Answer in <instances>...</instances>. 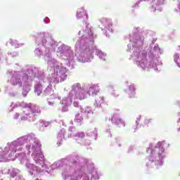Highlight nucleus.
Masks as SVG:
<instances>
[{
    "instance_id": "4468645a",
    "label": "nucleus",
    "mask_w": 180,
    "mask_h": 180,
    "mask_svg": "<svg viewBox=\"0 0 180 180\" xmlns=\"http://www.w3.org/2000/svg\"><path fill=\"white\" fill-rule=\"evenodd\" d=\"M83 115L85 116H89V115H94V110L91 107L86 106L84 108H81L80 112L77 113L75 117V122L77 126H82L84 123Z\"/></svg>"
},
{
    "instance_id": "473e14b6",
    "label": "nucleus",
    "mask_w": 180,
    "mask_h": 180,
    "mask_svg": "<svg viewBox=\"0 0 180 180\" xmlns=\"http://www.w3.org/2000/svg\"><path fill=\"white\" fill-rule=\"evenodd\" d=\"M137 150H139V148H137V146H131L127 150L128 153H133V151H134V153H136V154H138Z\"/></svg>"
},
{
    "instance_id": "ddd939ff",
    "label": "nucleus",
    "mask_w": 180,
    "mask_h": 180,
    "mask_svg": "<svg viewBox=\"0 0 180 180\" xmlns=\"http://www.w3.org/2000/svg\"><path fill=\"white\" fill-rule=\"evenodd\" d=\"M99 28L101 29L103 34L106 37H110L113 32V22L110 18H101L100 19Z\"/></svg>"
},
{
    "instance_id": "cd10ccee",
    "label": "nucleus",
    "mask_w": 180,
    "mask_h": 180,
    "mask_svg": "<svg viewBox=\"0 0 180 180\" xmlns=\"http://www.w3.org/2000/svg\"><path fill=\"white\" fill-rule=\"evenodd\" d=\"M86 136L87 137H94V139H96V137H98V130L95 129L94 131H89L86 133Z\"/></svg>"
},
{
    "instance_id": "c03bdc74",
    "label": "nucleus",
    "mask_w": 180,
    "mask_h": 180,
    "mask_svg": "<svg viewBox=\"0 0 180 180\" xmlns=\"http://www.w3.org/2000/svg\"><path fill=\"white\" fill-rule=\"evenodd\" d=\"M15 180H24V179H23V177H22V176L19 174L15 177Z\"/></svg>"
},
{
    "instance_id": "0eeeda50",
    "label": "nucleus",
    "mask_w": 180,
    "mask_h": 180,
    "mask_svg": "<svg viewBox=\"0 0 180 180\" xmlns=\"http://www.w3.org/2000/svg\"><path fill=\"white\" fill-rule=\"evenodd\" d=\"M41 144H40V141L36 138V135L34 133L27 134L24 135L12 141L10 143V157H12V154L18 153V151H23L28 155L30 154H34V153H39L41 148Z\"/></svg>"
},
{
    "instance_id": "c85d7f7f",
    "label": "nucleus",
    "mask_w": 180,
    "mask_h": 180,
    "mask_svg": "<svg viewBox=\"0 0 180 180\" xmlns=\"http://www.w3.org/2000/svg\"><path fill=\"white\" fill-rule=\"evenodd\" d=\"M107 88L108 89V92H110V94H111V95H112L114 98H117V96H119V94L115 93V88L113 87V86L109 85Z\"/></svg>"
},
{
    "instance_id": "09e8293b",
    "label": "nucleus",
    "mask_w": 180,
    "mask_h": 180,
    "mask_svg": "<svg viewBox=\"0 0 180 180\" xmlns=\"http://www.w3.org/2000/svg\"><path fill=\"white\" fill-rule=\"evenodd\" d=\"M155 41H157L156 39H152V44H154V43H155Z\"/></svg>"
},
{
    "instance_id": "603ef678",
    "label": "nucleus",
    "mask_w": 180,
    "mask_h": 180,
    "mask_svg": "<svg viewBox=\"0 0 180 180\" xmlns=\"http://www.w3.org/2000/svg\"><path fill=\"white\" fill-rule=\"evenodd\" d=\"M6 46H8V42L6 43Z\"/></svg>"
},
{
    "instance_id": "39448f33",
    "label": "nucleus",
    "mask_w": 180,
    "mask_h": 180,
    "mask_svg": "<svg viewBox=\"0 0 180 180\" xmlns=\"http://www.w3.org/2000/svg\"><path fill=\"white\" fill-rule=\"evenodd\" d=\"M79 36L75 44V48L77 49V61L79 63H91L94 60V39H95L92 26L86 22L83 30L79 32Z\"/></svg>"
},
{
    "instance_id": "2eb2a0df",
    "label": "nucleus",
    "mask_w": 180,
    "mask_h": 180,
    "mask_svg": "<svg viewBox=\"0 0 180 180\" xmlns=\"http://www.w3.org/2000/svg\"><path fill=\"white\" fill-rule=\"evenodd\" d=\"M10 146L11 143H8L7 146L4 148V150L2 148H0V162H6L8 160H11V161L16 160V155L15 153H12L11 156L9 155L11 154Z\"/></svg>"
},
{
    "instance_id": "9b49d317",
    "label": "nucleus",
    "mask_w": 180,
    "mask_h": 180,
    "mask_svg": "<svg viewBox=\"0 0 180 180\" xmlns=\"http://www.w3.org/2000/svg\"><path fill=\"white\" fill-rule=\"evenodd\" d=\"M56 53L57 54H60L61 60L65 61V65L72 68V65L75 63V56H74V51L71 49V46L65 44H61L57 47Z\"/></svg>"
},
{
    "instance_id": "3c124183",
    "label": "nucleus",
    "mask_w": 180,
    "mask_h": 180,
    "mask_svg": "<svg viewBox=\"0 0 180 180\" xmlns=\"http://www.w3.org/2000/svg\"><path fill=\"white\" fill-rule=\"evenodd\" d=\"M177 131H180V127H179V128H178Z\"/></svg>"
},
{
    "instance_id": "c756f323",
    "label": "nucleus",
    "mask_w": 180,
    "mask_h": 180,
    "mask_svg": "<svg viewBox=\"0 0 180 180\" xmlns=\"http://www.w3.org/2000/svg\"><path fill=\"white\" fill-rule=\"evenodd\" d=\"M174 61L177 64V66L180 68V54L178 53H176L174 55Z\"/></svg>"
},
{
    "instance_id": "f8f14e48",
    "label": "nucleus",
    "mask_w": 180,
    "mask_h": 180,
    "mask_svg": "<svg viewBox=\"0 0 180 180\" xmlns=\"http://www.w3.org/2000/svg\"><path fill=\"white\" fill-rule=\"evenodd\" d=\"M149 2L154 4L151 6V12H162V6L165 4V0H139L132 6V8H139L141 2Z\"/></svg>"
},
{
    "instance_id": "f3484780",
    "label": "nucleus",
    "mask_w": 180,
    "mask_h": 180,
    "mask_svg": "<svg viewBox=\"0 0 180 180\" xmlns=\"http://www.w3.org/2000/svg\"><path fill=\"white\" fill-rule=\"evenodd\" d=\"M71 91L69 92L68 97H65L60 101V105H63L62 112H68V106L72 103V100L78 101V98H73L71 95Z\"/></svg>"
},
{
    "instance_id": "7c9ffc66",
    "label": "nucleus",
    "mask_w": 180,
    "mask_h": 180,
    "mask_svg": "<svg viewBox=\"0 0 180 180\" xmlns=\"http://www.w3.org/2000/svg\"><path fill=\"white\" fill-rule=\"evenodd\" d=\"M68 131H70V134L68 136V139H71V137H74L75 135V127H70L68 129Z\"/></svg>"
},
{
    "instance_id": "f257e3e1",
    "label": "nucleus",
    "mask_w": 180,
    "mask_h": 180,
    "mask_svg": "<svg viewBox=\"0 0 180 180\" xmlns=\"http://www.w3.org/2000/svg\"><path fill=\"white\" fill-rule=\"evenodd\" d=\"M128 39L130 44L127 45V53H129L130 60H133L134 64L144 71H150L153 68L156 72H160L158 67L162 65L160 54L162 53V49L158 45L155 46L147 56V51L143 49L144 36L140 32V27H134Z\"/></svg>"
},
{
    "instance_id": "a18cd8bd",
    "label": "nucleus",
    "mask_w": 180,
    "mask_h": 180,
    "mask_svg": "<svg viewBox=\"0 0 180 180\" xmlns=\"http://www.w3.org/2000/svg\"><path fill=\"white\" fill-rule=\"evenodd\" d=\"M55 99H58V101H61V96L57 94L56 96L55 97Z\"/></svg>"
},
{
    "instance_id": "e433bc0d",
    "label": "nucleus",
    "mask_w": 180,
    "mask_h": 180,
    "mask_svg": "<svg viewBox=\"0 0 180 180\" xmlns=\"http://www.w3.org/2000/svg\"><path fill=\"white\" fill-rule=\"evenodd\" d=\"M16 106H18V105H16V103H12L11 105H10V107L8 108V112H12V110H13V109H15V108H16Z\"/></svg>"
},
{
    "instance_id": "1a4fd4ad",
    "label": "nucleus",
    "mask_w": 180,
    "mask_h": 180,
    "mask_svg": "<svg viewBox=\"0 0 180 180\" xmlns=\"http://www.w3.org/2000/svg\"><path fill=\"white\" fill-rule=\"evenodd\" d=\"M41 113V110L39 105H36L32 103H25L24 108L20 112H15L13 117L14 120L19 119L22 121L35 122L36 117Z\"/></svg>"
},
{
    "instance_id": "c9c22d12",
    "label": "nucleus",
    "mask_w": 180,
    "mask_h": 180,
    "mask_svg": "<svg viewBox=\"0 0 180 180\" xmlns=\"http://www.w3.org/2000/svg\"><path fill=\"white\" fill-rule=\"evenodd\" d=\"M8 56H9V57H18V52L17 51H8Z\"/></svg>"
},
{
    "instance_id": "a878e982",
    "label": "nucleus",
    "mask_w": 180,
    "mask_h": 180,
    "mask_svg": "<svg viewBox=\"0 0 180 180\" xmlns=\"http://www.w3.org/2000/svg\"><path fill=\"white\" fill-rule=\"evenodd\" d=\"M9 175L11 178H16L18 175H20V170L16 168L9 169Z\"/></svg>"
},
{
    "instance_id": "bb28decb",
    "label": "nucleus",
    "mask_w": 180,
    "mask_h": 180,
    "mask_svg": "<svg viewBox=\"0 0 180 180\" xmlns=\"http://www.w3.org/2000/svg\"><path fill=\"white\" fill-rule=\"evenodd\" d=\"M34 54L37 57H41V56H44V50L41 49V46L37 47L34 50Z\"/></svg>"
},
{
    "instance_id": "37998d69",
    "label": "nucleus",
    "mask_w": 180,
    "mask_h": 180,
    "mask_svg": "<svg viewBox=\"0 0 180 180\" xmlns=\"http://www.w3.org/2000/svg\"><path fill=\"white\" fill-rule=\"evenodd\" d=\"M44 23H50V18H49L48 17H46L44 19Z\"/></svg>"
},
{
    "instance_id": "58836bf2",
    "label": "nucleus",
    "mask_w": 180,
    "mask_h": 180,
    "mask_svg": "<svg viewBox=\"0 0 180 180\" xmlns=\"http://www.w3.org/2000/svg\"><path fill=\"white\" fill-rule=\"evenodd\" d=\"M73 106H75V108H80V110L81 109H82V108H81V105H79V103H78V101H74L73 102Z\"/></svg>"
},
{
    "instance_id": "de8ad7c7",
    "label": "nucleus",
    "mask_w": 180,
    "mask_h": 180,
    "mask_svg": "<svg viewBox=\"0 0 180 180\" xmlns=\"http://www.w3.org/2000/svg\"><path fill=\"white\" fill-rule=\"evenodd\" d=\"M2 60V49H0V61Z\"/></svg>"
},
{
    "instance_id": "393cba45",
    "label": "nucleus",
    "mask_w": 180,
    "mask_h": 180,
    "mask_svg": "<svg viewBox=\"0 0 180 180\" xmlns=\"http://www.w3.org/2000/svg\"><path fill=\"white\" fill-rule=\"evenodd\" d=\"M8 43H10L11 46H13V47H15V49H19V47H22V46H25V44L19 43V41H18V40L16 39H10L8 41Z\"/></svg>"
},
{
    "instance_id": "dca6fc26",
    "label": "nucleus",
    "mask_w": 180,
    "mask_h": 180,
    "mask_svg": "<svg viewBox=\"0 0 180 180\" xmlns=\"http://www.w3.org/2000/svg\"><path fill=\"white\" fill-rule=\"evenodd\" d=\"M32 158L34 161L35 164L41 167V168H49L44 160V155L41 153V149H39V152L32 153Z\"/></svg>"
},
{
    "instance_id": "aec40b11",
    "label": "nucleus",
    "mask_w": 180,
    "mask_h": 180,
    "mask_svg": "<svg viewBox=\"0 0 180 180\" xmlns=\"http://www.w3.org/2000/svg\"><path fill=\"white\" fill-rule=\"evenodd\" d=\"M111 122L112 124H115L116 126H118V127H124V122L122 120V119L117 114H115L111 117Z\"/></svg>"
},
{
    "instance_id": "4be33fe9",
    "label": "nucleus",
    "mask_w": 180,
    "mask_h": 180,
    "mask_svg": "<svg viewBox=\"0 0 180 180\" xmlns=\"http://www.w3.org/2000/svg\"><path fill=\"white\" fill-rule=\"evenodd\" d=\"M50 79V77H49V79H47V84H49L47 87L45 89V90L43 92V95H44V96H49L50 95H53V93L54 92V91L53 90V86H51V82H50L49 81ZM46 84V85H47ZM46 85H45V86H46Z\"/></svg>"
},
{
    "instance_id": "a211bd4d",
    "label": "nucleus",
    "mask_w": 180,
    "mask_h": 180,
    "mask_svg": "<svg viewBox=\"0 0 180 180\" xmlns=\"http://www.w3.org/2000/svg\"><path fill=\"white\" fill-rule=\"evenodd\" d=\"M125 84L127 85L124 89L126 95L129 98H134L136 96V87L134 86V84L129 83V82H126Z\"/></svg>"
},
{
    "instance_id": "20e7f679",
    "label": "nucleus",
    "mask_w": 180,
    "mask_h": 180,
    "mask_svg": "<svg viewBox=\"0 0 180 180\" xmlns=\"http://www.w3.org/2000/svg\"><path fill=\"white\" fill-rule=\"evenodd\" d=\"M34 37L36 44L44 48V58L48 66L53 68V72L49 75V82L52 84L64 82L67 79V68L53 57V53H55L58 42L56 41L53 37H47L45 32H37Z\"/></svg>"
},
{
    "instance_id": "8fccbe9b",
    "label": "nucleus",
    "mask_w": 180,
    "mask_h": 180,
    "mask_svg": "<svg viewBox=\"0 0 180 180\" xmlns=\"http://www.w3.org/2000/svg\"><path fill=\"white\" fill-rule=\"evenodd\" d=\"M107 133H109L110 137H112V134H110V131L109 129L107 130Z\"/></svg>"
},
{
    "instance_id": "2f4dec72",
    "label": "nucleus",
    "mask_w": 180,
    "mask_h": 180,
    "mask_svg": "<svg viewBox=\"0 0 180 180\" xmlns=\"http://www.w3.org/2000/svg\"><path fill=\"white\" fill-rule=\"evenodd\" d=\"M79 144H81V146H91V140L88 139H85L84 140L82 141L81 142H79Z\"/></svg>"
},
{
    "instance_id": "4c0bfd02",
    "label": "nucleus",
    "mask_w": 180,
    "mask_h": 180,
    "mask_svg": "<svg viewBox=\"0 0 180 180\" xmlns=\"http://www.w3.org/2000/svg\"><path fill=\"white\" fill-rule=\"evenodd\" d=\"M1 174H3L5 175L6 174H9V169L8 168H4L3 169L1 170Z\"/></svg>"
},
{
    "instance_id": "ea45409f",
    "label": "nucleus",
    "mask_w": 180,
    "mask_h": 180,
    "mask_svg": "<svg viewBox=\"0 0 180 180\" xmlns=\"http://www.w3.org/2000/svg\"><path fill=\"white\" fill-rule=\"evenodd\" d=\"M151 122H153V119H148V118L146 117L144 120L145 124H148L151 123Z\"/></svg>"
},
{
    "instance_id": "f704fd0d",
    "label": "nucleus",
    "mask_w": 180,
    "mask_h": 180,
    "mask_svg": "<svg viewBox=\"0 0 180 180\" xmlns=\"http://www.w3.org/2000/svg\"><path fill=\"white\" fill-rule=\"evenodd\" d=\"M141 120V115H139L136 117V127L135 128L134 132H136V129H137V128L139 127V124H140V120Z\"/></svg>"
},
{
    "instance_id": "49530a36",
    "label": "nucleus",
    "mask_w": 180,
    "mask_h": 180,
    "mask_svg": "<svg viewBox=\"0 0 180 180\" xmlns=\"http://www.w3.org/2000/svg\"><path fill=\"white\" fill-rule=\"evenodd\" d=\"M48 104L49 105V106H54V103L53 102L48 101Z\"/></svg>"
},
{
    "instance_id": "423d86ee",
    "label": "nucleus",
    "mask_w": 180,
    "mask_h": 180,
    "mask_svg": "<svg viewBox=\"0 0 180 180\" xmlns=\"http://www.w3.org/2000/svg\"><path fill=\"white\" fill-rule=\"evenodd\" d=\"M101 88L99 84H86L84 86L79 83L74 84L70 90V96L78 99V101H83L86 99L88 96H96L94 106L96 108H103L106 106L105 103V98L103 96H99Z\"/></svg>"
},
{
    "instance_id": "7ed1b4c3",
    "label": "nucleus",
    "mask_w": 180,
    "mask_h": 180,
    "mask_svg": "<svg viewBox=\"0 0 180 180\" xmlns=\"http://www.w3.org/2000/svg\"><path fill=\"white\" fill-rule=\"evenodd\" d=\"M10 84L13 86H18L22 89V96L26 98L32 89L33 82L36 81L37 84L34 85V94L40 96L43 92V87L46 86L49 82L46 78L44 70L36 67L34 65L27 66L25 70L21 71H11L10 72Z\"/></svg>"
},
{
    "instance_id": "412c9836",
    "label": "nucleus",
    "mask_w": 180,
    "mask_h": 180,
    "mask_svg": "<svg viewBox=\"0 0 180 180\" xmlns=\"http://www.w3.org/2000/svg\"><path fill=\"white\" fill-rule=\"evenodd\" d=\"M77 19H84V22H86L88 20V13H86V11L84 10V8H79L77 12Z\"/></svg>"
},
{
    "instance_id": "72a5a7b5",
    "label": "nucleus",
    "mask_w": 180,
    "mask_h": 180,
    "mask_svg": "<svg viewBox=\"0 0 180 180\" xmlns=\"http://www.w3.org/2000/svg\"><path fill=\"white\" fill-rule=\"evenodd\" d=\"M50 122L44 121V120H41L40 124L41 126H44V127H49L50 126Z\"/></svg>"
},
{
    "instance_id": "6e6552de",
    "label": "nucleus",
    "mask_w": 180,
    "mask_h": 180,
    "mask_svg": "<svg viewBox=\"0 0 180 180\" xmlns=\"http://www.w3.org/2000/svg\"><path fill=\"white\" fill-rule=\"evenodd\" d=\"M169 147V143L165 141L158 142L156 144L150 143L146 152L150 153V155L146 160L147 168H161L164 165L165 158V148Z\"/></svg>"
},
{
    "instance_id": "9d476101",
    "label": "nucleus",
    "mask_w": 180,
    "mask_h": 180,
    "mask_svg": "<svg viewBox=\"0 0 180 180\" xmlns=\"http://www.w3.org/2000/svg\"><path fill=\"white\" fill-rule=\"evenodd\" d=\"M15 158L17 160H18V161H20V164L25 165L28 174L31 175V176H40V175H44L46 172H47V174L50 173L49 168L36 166V165L33 163H30L29 158H27L26 156L25 153H16Z\"/></svg>"
},
{
    "instance_id": "a19ab883",
    "label": "nucleus",
    "mask_w": 180,
    "mask_h": 180,
    "mask_svg": "<svg viewBox=\"0 0 180 180\" xmlns=\"http://www.w3.org/2000/svg\"><path fill=\"white\" fill-rule=\"evenodd\" d=\"M146 33H147V36H150L151 34H155L154 32H153V31L150 30H146Z\"/></svg>"
},
{
    "instance_id": "6ab92c4d",
    "label": "nucleus",
    "mask_w": 180,
    "mask_h": 180,
    "mask_svg": "<svg viewBox=\"0 0 180 180\" xmlns=\"http://www.w3.org/2000/svg\"><path fill=\"white\" fill-rule=\"evenodd\" d=\"M94 49V53H95L96 56L100 58V60H102L103 61H106L108 58V55L106 53L101 51V49H98V47L96 46L94 44V46H93Z\"/></svg>"
},
{
    "instance_id": "b1692460",
    "label": "nucleus",
    "mask_w": 180,
    "mask_h": 180,
    "mask_svg": "<svg viewBox=\"0 0 180 180\" xmlns=\"http://www.w3.org/2000/svg\"><path fill=\"white\" fill-rule=\"evenodd\" d=\"M73 137L75 140H76V141H77L79 143L85 139V133L77 132L75 134Z\"/></svg>"
},
{
    "instance_id": "79ce46f5",
    "label": "nucleus",
    "mask_w": 180,
    "mask_h": 180,
    "mask_svg": "<svg viewBox=\"0 0 180 180\" xmlns=\"http://www.w3.org/2000/svg\"><path fill=\"white\" fill-rule=\"evenodd\" d=\"M175 12H179L180 13V0H178V9H175Z\"/></svg>"
},
{
    "instance_id": "5701e85b",
    "label": "nucleus",
    "mask_w": 180,
    "mask_h": 180,
    "mask_svg": "<svg viewBox=\"0 0 180 180\" xmlns=\"http://www.w3.org/2000/svg\"><path fill=\"white\" fill-rule=\"evenodd\" d=\"M65 129H61L57 136V139H58L57 146L58 147H60V145L62 144L63 140H64L65 139Z\"/></svg>"
},
{
    "instance_id": "f03ea898",
    "label": "nucleus",
    "mask_w": 180,
    "mask_h": 180,
    "mask_svg": "<svg viewBox=\"0 0 180 180\" xmlns=\"http://www.w3.org/2000/svg\"><path fill=\"white\" fill-rule=\"evenodd\" d=\"M51 168V169L63 168L61 173L63 180L99 179V174L92 161L75 155H69L55 162Z\"/></svg>"
}]
</instances>
